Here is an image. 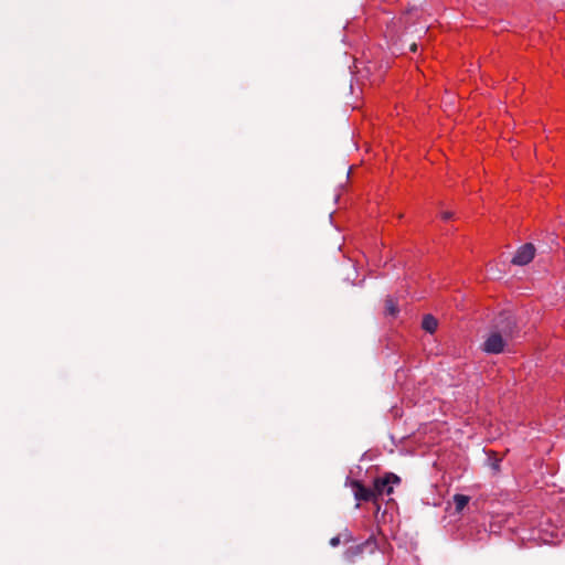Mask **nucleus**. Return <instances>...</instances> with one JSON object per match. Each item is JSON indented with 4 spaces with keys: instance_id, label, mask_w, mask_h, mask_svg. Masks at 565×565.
I'll list each match as a JSON object with an SVG mask.
<instances>
[{
    "instance_id": "f257e3e1",
    "label": "nucleus",
    "mask_w": 565,
    "mask_h": 565,
    "mask_svg": "<svg viewBox=\"0 0 565 565\" xmlns=\"http://www.w3.org/2000/svg\"><path fill=\"white\" fill-rule=\"evenodd\" d=\"M514 328L515 323L511 316L500 317L494 329L487 335L482 350L490 354L503 352L507 341L513 337Z\"/></svg>"
},
{
    "instance_id": "f03ea898",
    "label": "nucleus",
    "mask_w": 565,
    "mask_h": 565,
    "mask_svg": "<svg viewBox=\"0 0 565 565\" xmlns=\"http://www.w3.org/2000/svg\"><path fill=\"white\" fill-rule=\"evenodd\" d=\"M401 483V478L393 472H385L373 481V489L377 502L384 495H391L394 491V487Z\"/></svg>"
},
{
    "instance_id": "7ed1b4c3",
    "label": "nucleus",
    "mask_w": 565,
    "mask_h": 565,
    "mask_svg": "<svg viewBox=\"0 0 565 565\" xmlns=\"http://www.w3.org/2000/svg\"><path fill=\"white\" fill-rule=\"evenodd\" d=\"M350 487L355 500L358 501L356 508L360 507L361 502H372L377 511L381 509V503L376 500L373 487H366L360 480H351Z\"/></svg>"
},
{
    "instance_id": "20e7f679",
    "label": "nucleus",
    "mask_w": 565,
    "mask_h": 565,
    "mask_svg": "<svg viewBox=\"0 0 565 565\" xmlns=\"http://www.w3.org/2000/svg\"><path fill=\"white\" fill-rule=\"evenodd\" d=\"M377 547V543L374 536L369 537L365 542L358 544L355 546H351L347 550L345 556L350 561H354L355 557L363 554L365 550H369L371 553L375 551Z\"/></svg>"
},
{
    "instance_id": "39448f33",
    "label": "nucleus",
    "mask_w": 565,
    "mask_h": 565,
    "mask_svg": "<svg viewBox=\"0 0 565 565\" xmlns=\"http://www.w3.org/2000/svg\"><path fill=\"white\" fill-rule=\"evenodd\" d=\"M535 249H519L518 253L513 256L512 263L514 265H526L533 260L535 256Z\"/></svg>"
},
{
    "instance_id": "423d86ee",
    "label": "nucleus",
    "mask_w": 565,
    "mask_h": 565,
    "mask_svg": "<svg viewBox=\"0 0 565 565\" xmlns=\"http://www.w3.org/2000/svg\"><path fill=\"white\" fill-rule=\"evenodd\" d=\"M422 327L425 331L434 333L437 330L438 321L435 317L427 315L423 318Z\"/></svg>"
},
{
    "instance_id": "0eeeda50",
    "label": "nucleus",
    "mask_w": 565,
    "mask_h": 565,
    "mask_svg": "<svg viewBox=\"0 0 565 565\" xmlns=\"http://www.w3.org/2000/svg\"><path fill=\"white\" fill-rule=\"evenodd\" d=\"M539 243L542 245H545V246H552V245L559 246L563 243H565V239L561 238L558 235H556L554 233H551V234H546L545 237L542 241H540Z\"/></svg>"
},
{
    "instance_id": "6e6552de",
    "label": "nucleus",
    "mask_w": 565,
    "mask_h": 565,
    "mask_svg": "<svg viewBox=\"0 0 565 565\" xmlns=\"http://www.w3.org/2000/svg\"><path fill=\"white\" fill-rule=\"evenodd\" d=\"M470 498L465 494H455L454 495V503L456 507V511L460 513L469 503Z\"/></svg>"
},
{
    "instance_id": "1a4fd4ad",
    "label": "nucleus",
    "mask_w": 565,
    "mask_h": 565,
    "mask_svg": "<svg viewBox=\"0 0 565 565\" xmlns=\"http://www.w3.org/2000/svg\"><path fill=\"white\" fill-rule=\"evenodd\" d=\"M385 313L391 317H395L398 313V306L393 298L385 300Z\"/></svg>"
},
{
    "instance_id": "9d476101",
    "label": "nucleus",
    "mask_w": 565,
    "mask_h": 565,
    "mask_svg": "<svg viewBox=\"0 0 565 565\" xmlns=\"http://www.w3.org/2000/svg\"><path fill=\"white\" fill-rule=\"evenodd\" d=\"M441 218L444 221H448V220H451L454 217V213L452 212H449V211H446V212H443L440 214Z\"/></svg>"
},
{
    "instance_id": "9b49d317",
    "label": "nucleus",
    "mask_w": 565,
    "mask_h": 565,
    "mask_svg": "<svg viewBox=\"0 0 565 565\" xmlns=\"http://www.w3.org/2000/svg\"><path fill=\"white\" fill-rule=\"evenodd\" d=\"M330 544H331L332 546H334V547H335V546H338V545L340 544V537H339V536L332 537V539L330 540Z\"/></svg>"
},
{
    "instance_id": "f8f14e48",
    "label": "nucleus",
    "mask_w": 565,
    "mask_h": 565,
    "mask_svg": "<svg viewBox=\"0 0 565 565\" xmlns=\"http://www.w3.org/2000/svg\"><path fill=\"white\" fill-rule=\"evenodd\" d=\"M521 247H526V248H530V247H535V244L533 242H526L525 244H523Z\"/></svg>"
},
{
    "instance_id": "ddd939ff",
    "label": "nucleus",
    "mask_w": 565,
    "mask_h": 565,
    "mask_svg": "<svg viewBox=\"0 0 565 565\" xmlns=\"http://www.w3.org/2000/svg\"><path fill=\"white\" fill-rule=\"evenodd\" d=\"M411 51H413V52H416V51H417V45H416L415 43H413V44L411 45Z\"/></svg>"
},
{
    "instance_id": "4468645a",
    "label": "nucleus",
    "mask_w": 565,
    "mask_h": 565,
    "mask_svg": "<svg viewBox=\"0 0 565 565\" xmlns=\"http://www.w3.org/2000/svg\"><path fill=\"white\" fill-rule=\"evenodd\" d=\"M493 469L499 470V463L498 462L493 463Z\"/></svg>"
},
{
    "instance_id": "2eb2a0df",
    "label": "nucleus",
    "mask_w": 565,
    "mask_h": 565,
    "mask_svg": "<svg viewBox=\"0 0 565 565\" xmlns=\"http://www.w3.org/2000/svg\"><path fill=\"white\" fill-rule=\"evenodd\" d=\"M342 245H343V243H342V242L338 243V248H341V247H342Z\"/></svg>"
}]
</instances>
